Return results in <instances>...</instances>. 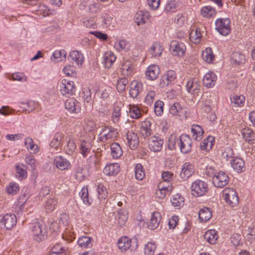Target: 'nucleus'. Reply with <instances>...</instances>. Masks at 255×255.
Segmentation results:
<instances>
[{"instance_id": "nucleus-1", "label": "nucleus", "mask_w": 255, "mask_h": 255, "mask_svg": "<svg viewBox=\"0 0 255 255\" xmlns=\"http://www.w3.org/2000/svg\"><path fill=\"white\" fill-rule=\"evenodd\" d=\"M168 146L170 149L179 147L183 153H187L192 148V140L187 134H182L179 137L171 135L168 139Z\"/></svg>"}, {"instance_id": "nucleus-2", "label": "nucleus", "mask_w": 255, "mask_h": 255, "mask_svg": "<svg viewBox=\"0 0 255 255\" xmlns=\"http://www.w3.org/2000/svg\"><path fill=\"white\" fill-rule=\"evenodd\" d=\"M31 233L33 240L40 242L47 237V229L44 222L41 220H37L31 225Z\"/></svg>"}, {"instance_id": "nucleus-3", "label": "nucleus", "mask_w": 255, "mask_h": 255, "mask_svg": "<svg viewBox=\"0 0 255 255\" xmlns=\"http://www.w3.org/2000/svg\"><path fill=\"white\" fill-rule=\"evenodd\" d=\"M117 134V129L113 127L102 126V130L99 134V140L104 143L111 142L116 139Z\"/></svg>"}, {"instance_id": "nucleus-4", "label": "nucleus", "mask_w": 255, "mask_h": 255, "mask_svg": "<svg viewBox=\"0 0 255 255\" xmlns=\"http://www.w3.org/2000/svg\"><path fill=\"white\" fill-rule=\"evenodd\" d=\"M231 21L228 18H220L216 20L215 29L221 35L226 36L229 34L231 31Z\"/></svg>"}, {"instance_id": "nucleus-5", "label": "nucleus", "mask_w": 255, "mask_h": 255, "mask_svg": "<svg viewBox=\"0 0 255 255\" xmlns=\"http://www.w3.org/2000/svg\"><path fill=\"white\" fill-rule=\"evenodd\" d=\"M191 189L193 195L199 197L205 195L208 191V186L205 182L197 180L192 183Z\"/></svg>"}, {"instance_id": "nucleus-6", "label": "nucleus", "mask_w": 255, "mask_h": 255, "mask_svg": "<svg viewBox=\"0 0 255 255\" xmlns=\"http://www.w3.org/2000/svg\"><path fill=\"white\" fill-rule=\"evenodd\" d=\"M223 194L224 199L230 206L235 207L239 203V198L237 192L232 188H225Z\"/></svg>"}, {"instance_id": "nucleus-7", "label": "nucleus", "mask_w": 255, "mask_h": 255, "mask_svg": "<svg viewBox=\"0 0 255 255\" xmlns=\"http://www.w3.org/2000/svg\"><path fill=\"white\" fill-rule=\"evenodd\" d=\"M60 91L61 94L69 97L75 93L76 90L74 83L73 81L63 79L60 85Z\"/></svg>"}, {"instance_id": "nucleus-8", "label": "nucleus", "mask_w": 255, "mask_h": 255, "mask_svg": "<svg viewBox=\"0 0 255 255\" xmlns=\"http://www.w3.org/2000/svg\"><path fill=\"white\" fill-rule=\"evenodd\" d=\"M200 81L197 78H192L186 84L187 90L192 95L201 96L202 95Z\"/></svg>"}, {"instance_id": "nucleus-9", "label": "nucleus", "mask_w": 255, "mask_h": 255, "mask_svg": "<svg viewBox=\"0 0 255 255\" xmlns=\"http://www.w3.org/2000/svg\"><path fill=\"white\" fill-rule=\"evenodd\" d=\"M169 50L173 55L183 56L186 48L184 43L177 40H173L170 43Z\"/></svg>"}, {"instance_id": "nucleus-10", "label": "nucleus", "mask_w": 255, "mask_h": 255, "mask_svg": "<svg viewBox=\"0 0 255 255\" xmlns=\"http://www.w3.org/2000/svg\"><path fill=\"white\" fill-rule=\"evenodd\" d=\"M176 73L174 70H168L163 75L160 80L159 86L161 88H164L174 83L176 79Z\"/></svg>"}, {"instance_id": "nucleus-11", "label": "nucleus", "mask_w": 255, "mask_h": 255, "mask_svg": "<svg viewBox=\"0 0 255 255\" xmlns=\"http://www.w3.org/2000/svg\"><path fill=\"white\" fill-rule=\"evenodd\" d=\"M212 182L216 187L223 188L228 184L229 177L224 172L220 171L213 176Z\"/></svg>"}, {"instance_id": "nucleus-12", "label": "nucleus", "mask_w": 255, "mask_h": 255, "mask_svg": "<svg viewBox=\"0 0 255 255\" xmlns=\"http://www.w3.org/2000/svg\"><path fill=\"white\" fill-rule=\"evenodd\" d=\"M0 222L6 229L10 230L16 225V218L13 214H6L3 216H0Z\"/></svg>"}, {"instance_id": "nucleus-13", "label": "nucleus", "mask_w": 255, "mask_h": 255, "mask_svg": "<svg viewBox=\"0 0 255 255\" xmlns=\"http://www.w3.org/2000/svg\"><path fill=\"white\" fill-rule=\"evenodd\" d=\"M53 162L56 168L61 170H67L70 169L71 167L70 162L61 155L56 156Z\"/></svg>"}, {"instance_id": "nucleus-14", "label": "nucleus", "mask_w": 255, "mask_h": 255, "mask_svg": "<svg viewBox=\"0 0 255 255\" xmlns=\"http://www.w3.org/2000/svg\"><path fill=\"white\" fill-rule=\"evenodd\" d=\"M194 172V166L189 162H185L182 166L180 176L183 180H186L191 177Z\"/></svg>"}, {"instance_id": "nucleus-15", "label": "nucleus", "mask_w": 255, "mask_h": 255, "mask_svg": "<svg viewBox=\"0 0 255 255\" xmlns=\"http://www.w3.org/2000/svg\"><path fill=\"white\" fill-rule=\"evenodd\" d=\"M80 103L74 98H69L65 102V108L70 113H78L80 111Z\"/></svg>"}, {"instance_id": "nucleus-16", "label": "nucleus", "mask_w": 255, "mask_h": 255, "mask_svg": "<svg viewBox=\"0 0 255 255\" xmlns=\"http://www.w3.org/2000/svg\"><path fill=\"white\" fill-rule=\"evenodd\" d=\"M127 144L132 150L135 149L139 144V138L137 134L132 131H128L126 134Z\"/></svg>"}, {"instance_id": "nucleus-17", "label": "nucleus", "mask_w": 255, "mask_h": 255, "mask_svg": "<svg viewBox=\"0 0 255 255\" xmlns=\"http://www.w3.org/2000/svg\"><path fill=\"white\" fill-rule=\"evenodd\" d=\"M163 140L159 137L156 136H152L148 141V146L153 151H160L162 148Z\"/></svg>"}, {"instance_id": "nucleus-18", "label": "nucleus", "mask_w": 255, "mask_h": 255, "mask_svg": "<svg viewBox=\"0 0 255 255\" xmlns=\"http://www.w3.org/2000/svg\"><path fill=\"white\" fill-rule=\"evenodd\" d=\"M169 112L173 116L182 117L185 116L186 111L180 103L175 102L170 105Z\"/></svg>"}, {"instance_id": "nucleus-19", "label": "nucleus", "mask_w": 255, "mask_h": 255, "mask_svg": "<svg viewBox=\"0 0 255 255\" xmlns=\"http://www.w3.org/2000/svg\"><path fill=\"white\" fill-rule=\"evenodd\" d=\"M121 167L118 163H111L107 165L104 169L103 172L108 176H115L120 171Z\"/></svg>"}, {"instance_id": "nucleus-20", "label": "nucleus", "mask_w": 255, "mask_h": 255, "mask_svg": "<svg viewBox=\"0 0 255 255\" xmlns=\"http://www.w3.org/2000/svg\"><path fill=\"white\" fill-rule=\"evenodd\" d=\"M160 73L159 67L156 65L149 66L146 71L147 78L150 80H154L158 77Z\"/></svg>"}, {"instance_id": "nucleus-21", "label": "nucleus", "mask_w": 255, "mask_h": 255, "mask_svg": "<svg viewBox=\"0 0 255 255\" xmlns=\"http://www.w3.org/2000/svg\"><path fill=\"white\" fill-rule=\"evenodd\" d=\"M133 62L130 60H126L122 65L121 72L123 75L131 76L133 72Z\"/></svg>"}, {"instance_id": "nucleus-22", "label": "nucleus", "mask_w": 255, "mask_h": 255, "mask_svg": "<svg viewBox=\"0 0 255 255\" xmlns=\"http://www.w3.org/2000/svg\"><path fill=\"white\" fill-rule=\"evenodd\" d=\"M142 89V84L136 81H133L130 86L129 95L132 98H136Z\"/></svg>"}, {"instance_id": "nucleus-23", "label": "nucleus", "mask_w": 255, "mask_h": 255, "mask_svg": "<svg viewBox=\"0 0 255 255\" xmlns=\"http://www.w3.org/2000/svg\"><path fill=\"white\" fill-rule=\"evenodd\" d=\"M70 62L74 64V62L79 66L81 65L84 62V57L82 54L78 51L75 50L72 51L68 57Z\"/></svg>"}, {"instance_id": "nucleus-24", "label": "nucleus", "mask_w": 255, "mask_h": 255, "mask_svg": "<svg viewBox=\"0 0 255 255\" xmlns=\"http://www.w3.org/2000/svg\"><path fill=\"white\" fill-rule=\"evenodd\" d=\"M217 80V76L213 72H208L204 77L203 82L204 85L209 88L213 87Z\"/></svg>"}, {"instance_id": "nucleus-25", "label": "nucleus", "mask_w": 255, "mask_h": 255, "mask_svg": "<svg viewBox=\"0 0 255 255\" xmlns=\"http://www.w3.org/2000/svg\"><path fill=\"white\" fill-rule=\"evenodd\" d=\"M161 218V217L159 212H153L148 223V227L151 230H154L157 228L159 225Z\"/></svg>"}, {"instance_id": "nucleus-26", "label": "nucleus", "mask_w": 255, "mask_h": 255, "mask_svg": "<svg viewBox=\"0 0 255 255\" xmlns=\"http://www.w3.org/2000/svg\"><path fill=\"white\" fill-rule=\"evenodd\" d=\"M233 169L237 172H241L245 169L244 161L241 158L236 157L231 160Z\"/></svg>"}, {"instance_id": "nucleus-27", "label": "nucleus", "mask_w": 255, "mask_h": 255, "mask_svg": "<svg viewBox=\"0 0 255 255\" xmlns=\"http://www.w3.org/2000/svg\"><path fill=\"white\" fill-rule=\"evenodd\" d=\"M116 59L115 54L112 52L105 53L103 56V63L106 68H111Z\"/></svg>"}, {"instance_id": "nucleus-28", "label": "nucleus", "mask_w": 255, "mask_h": 255, "mask_svg": "<svg viewBox=\"0 0 255 255\" xmlns=\"http://www.w3.org/2000/svg\"><path fill=\"white\" fill-rule=\"evenodd\" d=\"M92 144L90 141L82 140L80 145V152L84 157H86L90 153Z\"/></svg>"}, {"instance_id": "nucleus-29", "label": "nucleus", "mask_w": 255, "mask_h": 255, "mask_svg": "<svg viewBox=\"0 0 255 255\" xmlns=\"http://www.w3.org/2000/svg\"><path fill=\"white\" fill-rule=\"evenodd\" d=\"M242 136L250 144H253L255 141V133L249 128H244L242 131Z\"/></svg>"}, {"instance_id": "nucleus-30", "label": "nucleus", "mask_w": 255, "mask_h": 255, "mask_svg": "<svg viewBox=\"0 0 255 255\" xmlns=\"http://www.w3.org/2000/svg\"><path fill=\"white\" fill-rule=\"evenodd\" d=\"M151 122L149 121H145L141 123L140 133L144 138L148 137L151 134Z\"/></svg>"}, {"instance_id": "nucleus-31", "label": "nucleus", "mask_w": 255, "mask_h": 255, "mask_svg": "<svg viewBox=\"0 0 255 255\" xmlns=\"http://www.w3.org/2000/svg\"><path fill=\"white\" fill-rule=\"evenodd\" d=\"M149 14L142 11L137 12L134 16V21L138 25L143 24L148 20Z\"/></svg>"}, {"instance_id": "nucleus-32", "label": "nucleus", "mask_w": 255, "mask_h": 255, "mask_svg": "<svg viewBox=\"0 0 255 255\" xmlns=\"http://www.w3.org/2000/svg\"><path fill=\"white\" fill-rule=\"evenodd\" d=\"M202 37L201 29L200 27L193 28L189 34V38L192 42L198 43L200 42Z\"/></svg>"}, {"instance_id": "nucleus-33", "label": "nucleus", "mask_w": 255, "mask_h": 255, "mask_svg": "<svg viewBox=\"0 0 255 255\" xmlns=\"http://www.w3.org/2000/svg\"><path fill=\"white\" fill-rule=\"evenodd\" d=\"M131 240L127 237L121 238L118 242V246L122 252L126 251L131 248Z\"/></svg>"}, {"instance_id": "nucleus-34", "label": "nucleus", "mask_w": 255, "mask_h": 255, "mask_svg": "<svg viewBox=\"0 0 255 255\" xmlns=\"http://www.w3.org/2000/svg\"><path fill=\"white\" fill-rule=\"evenodd\" d=\"M198 215L201 222H206L211 218L212 212L209 208L204 207L200 210Z\"/></svg>"}, {"instance_id": "nucleus-35", "label": "nucleus", "mask_w": 255, "mask_h": 255, "mask_svg": "<svg viewBox=\"0 0 255 255\" xmlns=\"http://www.w3.org/2000/svg\"><path fill=\"white\" fill-rule=\"evenodd\" d=\"M111 155L113 158L118 159L123 154V151L120 145L117 142H113L111 145Z\"/></svg>"}, {"instance_id": "nucleus-36", "label": "nucleus", "mask_w": 255, "mask_h": 255, "mask_svg": "<svg viewBox=\"0 0 255 255\" xmlns=\"http://www.w3.org/2000/svg\"><path fill=\"white\" fill-rule=\"evenodd\" d=\"M192 136L196 140H200L203 136L204 131L201 127L197 125H194L191 128Z\"/></svg>"}, {"instance_id": "nucleus-37", "label": "nucleus", "mask_w": 255, "mask_h": 255, "mask_svg": "<svg viewBox=\"0 0 255 255\" xmlns=\"http://www.w3.org/2000/svg\"><path fill=\"white\" fill-rule=\"evenodd\" d=\"M67 249L61 244H57L51 249L50 255H67Z\"/></svg>"}, {"instance_id": "nucleus-38", "label": "nucleus", "mask_w": 255, "mask_h": 255, "mask_svg": "<svg viewBox=\"0 0 255 255\" xmlns=\"http://www.w3.org/2000/svg\"><path fill=\"white\" fill-rule=\"evenodd\" d=\"M78 244L84 249L90 248L93 246V240L89 237L82 236L79 239Z\"/></svg>"}, {"instance_id": "nucleus-39", "label": "nucleus", "mask_w": 255, "mask_h": 255, "mask_svg": "<svg viewBox=\"0 0 255 255\" xmlns=\"http://www.w3.org/2000/svg\"><path fill=\"white\" fill-rule=\"evenodd\" d=\"M217 238V232L214 230H208L204 234L205 240L211 244H215Z\"/></svg>"}, {"instance_id": "nucleus-40", "label": "nucleus", "mask_w": 255, "mask_h": 255, "mask_svg": "<svg viewBox=\"0 0 255 255\" xmlns=\"http://www.w3.org/2000/svg\"><path fill=\"white\" fill-rule=\"evenodd\" d=\"M230 99L231 103L237 107L243 106L245 101V97L243 95H233L230 97Z\"/></svg>"}, {"instance_id": "nucleus-41", "label": "nucleus", "mask_w": 255, "mask_h": 255, "mask_svg": "<svg viewBox=\"0 0 255 255\" xmlns=\"http://www.w3.org/2000/svg\"><path fill=\"white\" fill-rule=\"evenodd\" d=\"M162 52V47L160 44L158 42L154 43L149 50V53L153 57L160 56Z\"/></svg>"}, {"instance_id": "nucleus-42", "label": "nucleus", "mask_w": 255, "mask_h": 255, "mask_svg": "<svg viewBox=\"0 0 255 255\" xmlns=\"http://www.w3.org/2000/svg\"><path fill=\"white\" fill-rule=\"evenodd\" d=\"M66 52L64 50H56L51 57V60L54 62H58L65 59Z\"/></svg>"}, {"instance_id": "nucleus-43", "label": "nucleus", "mask_w": 255, "mask_h": 255, "mask_svg": "<svg viewBox=\"0 0 255 255\" xmlns=\"http://www.w3.org/2000/svg\"><path fill=\"white\" fill-rule=\"evenodd\" d=\"M134 173L135 178L142 180L145 177V173L143 167L140 163H137L134 167Z\"/></svg>"}, {"instance_id": "nucleus-44", "label": "nucleus", "mask_w": 255, "mask_h": 255, "mask_svg": "<svg viewBox=\"0 0 255 255\" xmlns=\"http://www.w3.org/2000/svg\"><path fill=\"white\" fill-rule=\"evenodd\" d=\"M100 18L102 20V25L105 27L110 26L113 21V18L107 13H102L100 15Z\"/></svg>"}, {"instance_id": "nucleus-45", "label": "nucleus", "mask_w": 255, "mask_h": 255, "mask_svg": "<svg viewBox=\"0 0 255 255\" xmlns=\"http://www.w3.org/2000/svg\"><path fill=\"white\" fill-rule=\"evenodd\" d=\"M202 57L207 63H211L212 62L214 59V55L211 48L208 47L203 52Z\"/></svg>"}, {"instance_id": "nucleus-46", "label": "nucleus", "mask_w": 255, "mask_h": 255, "mask_svg": "<svg viewBox=\"0 0 255 255\" xmlns=\"http://www.w3.org/2000/svg\"><path fill=\"white\" fill-rule=\"evenodd\" d=\"M203 16L207 18L212 17L215 15L216 11L211 6L203 7L201 10Z\"/></svg>"}, {"instance_id": "nucleus-47", "label": "nucleus", "mask_w": 255, "mask_h": 255, "mask_svg": "<svg viewBox=\"0 0 255 255\" xmlns=\"http://www.w3.org/2000/svg\"><path fill=\"white\" fill-rule=\"evenodd\" d=\"M19 188L18 184L13 182H10L6 186V191L7 194L10 195L16 194L19 191Z\"/></svg>"}, {"instance_id": "nucleus-48", "label": "nucleus", "mask_w": 255, "mask_h": 255, "mask_svg": "<svg viewBox=\"0 0 255 255\" xmlns=\"http://www.w3.org/2000/svg\"><path fill=\"white\" fill-rule=\"evenodd\" d=\"M118 223L120 227L124 226L128 220V216L126 211L120 210L117 215Z\"/></svg>"}, {"instance_id": "nucleus-49", "label": "nucleus", "mask_w": 255, "mask_h": 255, "mask_svg": "<svg viewBox=\"0 0 255 255\" xmlns=\"http://www.w3.org/2000/svg\"><path fill=\"white\" fill-rule=\"evenodd\" d=\"M129 115L132 119H138L141 116L140 110L136 106H129Z\"/></svg>"}, {"instance_id": "nucleus-50", "label": "nucleus", "mask_w": 255, "mask_h": 255, "mask_svg": "<svg viewBox=\"0 0 255 255\" xmlns=\"http://www.w3.org/2000/svg\"><path fill=\"white\" fill-rule=\"evenodd\" d=\"M62 138V135L61 133L57 132L55 134L54 138L50 141L49 145L51 147L56 148L58 147L61 143V140Z\"/></svg>"}, {"instance_id": "nucleus-51", "label": "nucleus", "mask_w": 255, "mask_h": 255, "mask_svg": "<svg viewBox=\"0 0 255 255\" xmlns=\"http://www.w3.org/2000/svg\"><path fill=\"white\" fill-rule=\"evenodd\" d=\"M97 191L100 200L105 199L107 197V189L102 184H99L97 185Z\"/></svg>"}, {"instance_id": "nucleus-52", "label": "nucleus", "mask_w": 255, "mask_h": 255, "mask_svg": "<svg viewBox=\"0 0 255 255\" xmlns=\"http://www.w3.org/2000/svg\"><path fill=\"white\" fill-rule=\"evenodd\" d=\"M156 249V246L154 243L149 242L144 247V252L146 255H153Z\"/></svg>"}, {"instance_id": "nucleus-53", "label": "nucleus", "mask_w": 255, "mask_h": 255, "mask_svg": "<svg viewBox=\"0 0 255 255\" xmlns=\"http://www.w3.org/2000/svg\"><path fill=\"white\" fill-rule=\"evenodd\" d=\"M128 83V80L126 78L119 79L117 83V89L119 92H122L126 89V86Z\"/></svg>"}, {"instance_id": "nucleus-54", "label": "nucleus", "mask_w": 255, "mask_h": 255, "mask_svg": "<svg viewBox=\"0 0 255 255\" xmlns=\"http://www.w3.org/2000/svg\"><path fill=\"white\" fill-rule=\"evenodd\" d=\"M57 201L54 199H48L45 204V209L47 212L50 213L54 210L57 205Z\"/></svg>"}, {"instance_id": "nucleus-55", "label": "nucleus", "mask_w": 255, "mask_h": 255, "mask_svg": "<svg viewBox=\"0 0 255 255\" xmlns=\"http://www.w3.org/2000/svg\"><path fill=\"white\" fill-rule=\"evenodd\" d=\"M24 144L27 149L33 150L34 152L38 151L37 145L34 143L31 138L27 137L25 140Z\"/></svg>"}, {"instance_id": "nucleus-56", "label": "nucleus", "mask_w": 255, "mask_h": 255, "mask_svg": "<svg viewBox=\"0 0 255 255\" xmlns=\"http://www.w3.org/2000/svg\"><path fill=\"white\" fill-rule=\"evenodd\" d=\"M245 55L239 52H234L232 54V59L236 64H241L245 61Z\"/></svg>"}, {"instance_id": "nucleus-57", "label": "nucleus", "mask_w": 255, "mask_h": 255, "mask_svg": "<svg viewBox=\"0 0 255 255\" xmlns=\"http://www.w3.org/2000/svg\"><path fill=\"white\" fill-rule=\"evenodd\" d=\"M76 145L75 140L73 139H69L67 144V147L65 149L66 153L67 154H71L76 149Z\"/></svg>"}, {"instance_id": "nucleus-58", "label": "nucleus", "mask_w": 255, "mask_h": 255, "mask_svg": "<svg viewBox=\"0 0 255 255\" xmlns=\"http://www.w3.org/2000/svg\"><path fill=\"white\" fill-rule=\"evenodd\" d=\"M164 103L161 101H157L154 104V110L155 114L158 116H161L163 112Z\"/></svg>"}, {"instance_id": "nucleus-59", "label": "nucleus", "mask_w": 255, "mask_h": 255, "mask_svg": "<svg viewBox=\"0 0 255 255\" xmlns=\"http://www.w3.org/2000/svg\"><path fill=\"white\" fill-rule=\"evenodd\" d=\"M80 196L83 199V202L89 205L92 203V201L89 198L88 191L87 188H83L80 193Z\"/></svg>"}, {"instance_id": "nucleus-60", "label": "nucleus", "mask_w": 255, "mask_h": 255, "mask_svg": "<svg viewBox=\"0 0 255 255\" xmlns=\"http://www.w3.org/2000/svg\"><path fill=\"white\" fill-rule=\"evenodd\" d=\"M87 162L90 168H97V164L98 162V160L96 155L94 154L90 155L87 159Z\"/></svg>"}, {"instance_id": "nucleus-61", "label": "nucleus", "mask_w": 255, "mask_h": 255, "mask_svg": "<svg viewBox=\"0 0 255 255\" xmlns=\"http://www.w3.org/2000/svg\"><path fill=\"white\" fill-rule=\"evenodd\" d=\"M82 98L83 99L84 102L89 103L91 102L92 98L90 90L88 88H84L82 93Z\"/></svg>"}, {"instance_id": "nucleus-62", "label": "nucleus", "mask_w": 255, "mask_h": 255, "mask_svg": "<svg viewBox=\"0 0 255 255\" xmlns=\"http://www.w3.org/2000/svg\"><path fill=\"white\" fill-rule=\"evenodd\" d=\"M178 6L177 2L175 0H171L167 3L165 10L167 12H174Z\"/></svg>"}, {"instance_id": "nucleus-63", "label": "nucleus", "mask_w": 255, "mask_h": 255, "mask_svg": "<svg viewBox=\"0 0 255 255\" xmlns=\"http://www.w3.org/2000/svg\"><path fill=\"white\" fill-rule=\"evenodd\" d=\"M158 190L156 191V194L157 197L160 199H163L167 194H170V192H167L164 190V187L162 184L158 185Z\"/></svg>"}, {"instance_id": "nucleus-64", "label": "nucleus", "mask_w": 255, "mask_h": 255, "mask_svg": "<svg viewBox=\"0 0 255 255\" xmlns=\"http://www.w3.org/2000/svg\"><path fill=\"white\" fill-rule=\"evenodd\" d=\"M16 176L20 180L25 178L27 177V173L25 169L21 167L20 165L16 166Z\"/></svg>"}]
</instances>
